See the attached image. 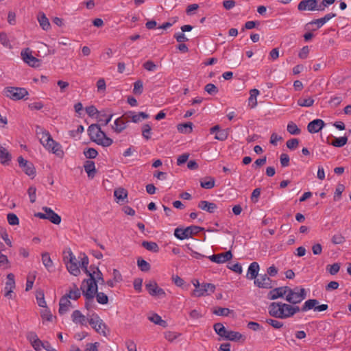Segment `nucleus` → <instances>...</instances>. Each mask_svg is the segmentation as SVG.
I'll return each mask as SVG.
<instances>
[{
	"mask_svg": "<svg viewBox=\"0 0 351 351\" xmlns=\"http://www.w3.org/2000/svg\"><path fill=\"white\" fill-rule=\"evenodd\" d=\"M269 314L275 318L290 317V304L282 302H272L269 306Z\"/></svg>",
	"mask_w": 351,
	"mask_h": 351,
	"instance_id": "f257e3e1",
	"label": "nucleus"
},
{
	"mask_svg": "<svg viewBox=\"0 0 351 351\" xmlns=\"http://www.w3.org/2000/svg\"><path fill=\"white\" fill-rule=\"evenodd\" d=\"M90 268L91 271L87 274L89 278L84 280L82 286L88 287L89 285H92L94 287V288H93L94 290L95 285L97 286V282H99L101 285H104L105 281L102 273L97 267L90 266Z\"/></svg>",
	"mask_w": 351,
	"mask_h": 351,
	"instance_id": "f03ea898",
	"label": "nucleus"
},
{
	"mask_svg": "<svg viewBox=\"0 0 351 351\" xmlns=\"http://www.w3.org/2000/svg\"><path fill=\"white\" fill-rule=\"evenodd\" d=\"M306 297V291L304 288L295 287L292 289L287 287L286 300L293 304L300 303Z\"/></svg>",
	"mask_w": 351,
	"mask_h": 351,
	"instance_id": "7ed1b4c3",
	"label": "nucleus"
},
{
	"mask_svg": "<svg viewBox=\"0 0 351 351\" xmlns=\"http://www.w3.org/2000/svg\"><path fill=\"white\" fill-rule=\"evenodd\" d=\"M204 230V228L197 226H191L186 228H177L174 230V235L180 240H184L192 237L199 232Z\"/></svg>",
	"mask_w": 351,
	"mask_h": 351,
	"instance_id": "20e7f679",
	"label": "nucleus"
},
{
	"mask_svg": "<svg viewBox=\"0 0 351 351\" xmlns=\"http://www.w3.org/2000/svg\"><path fill=\"white\" fill-rule=\"evenodd\" d=\"M88 322L92 328L98 333L101 334L104 337H107L108 335L110 332L109 329L97 314H93L88 319Z\"/></svg>",
	"mask_w": 351,
	"mask_h": 351,
	"instance_id": "39448f33",
	"label": "nucleus"
},
{
	"mask_svg": "<svg viewBox=\"0 0 351 351\" xmlns=\"http://www.w3.org/2000/svg\"><path fill=\"white\" fill-rule=\"evenodd\" d=\"M3 94L10 99L17 101L27 95L28 91L25 88L8 86L4 88Z\"/></svg>",
	"mask_w": 351,
	"mask_h": 351,
	"instance_id": "423d86ee",
	"label": "nucleus"
},
{
	"mask_svg": "<svg viewBox=\"0 0 351 351\" xmlns=\"http://www.w3.org/2000/svg\"><path fill=\"white\" fill-rule=\"evenodd\" d=\"M42 210L45 212L37 213L34 214V216L43 219H48L51 223L58 225L61 222V217L59 215L56 213L51 208L44 206Z\"/></svg>",
	"mask_w": 351,
	"mask_h": 351,
	"instance_id": "0eeeda50",
	"label": "nucleus"
},
{
	"mask_svg": "<svg viewBox=\"0 0 351 351\" xmlns=\"http://www.w3.org/2000/svg\"><path fill=\"white\" fill-rule=\"evenodd\" d=\"M95 289L93 290L92 285H89L88 287H85L81 286L80 289L82 291L83 295L86 298L85 307L88 310L93 307L94 306V298L97 291L98 290V287L95 285Z\"/></svg>",
	"mask_w": 351,
	"mask_h": 351,
	"instance_id": "6e6552de",
	"label": "nucleus"
},
{
	"mask_svg": "<svg viewBox=\"0 0 351 351\" xmlns=\"http://www.w3.org/2000/svg\"><path fill=\"white\" fill-rule=\"evenodd\" d=\"M66 259L68 260L66 262V268L68 271L71 274L77 276L80 273V270L77 265V259L71 250L69 252L68 256L64 258V260Z\"/></svg>",
	"mask_w": 351,
	"mask_h": 351,
	"instance_id": "1a4fd4ad",
	"label": "nucleus"
},
{
	"mask_svg": "<svg viewBox=\"0 0 351 351\" xmlns=\"http://www.w3.org/2000/svg\"><path fill=\"white\" fill-rule=\"evenodd\" d=\"M19 167L26 175L34 178L36 176V169L32 162L24 159L22 156L18 158Z\"/></svg>",
	"mask_w": 351,
	"mask_h": 351,
	"instance_id": "9d476101",
	"label": "nucleus"
},
{
	"mask_svg": "<svg viewBox=\"0 0 351 351\" xmlns=\"http://www.w3.org/2000/svg\"><path fill=\"white\" fill-rule=\"evenodd\" d=\"M199 289H195L192 295L195 297H202L206 295H210L215 291V286L211 283H202Z\"/></svg>",
	"mask_w": 351,
	"mask_h": 351,
	"instance_id": "9b49d317",
	"label": "nucleus"
},
{
	"mask_svg": "<svg viewBox=\"0 0 351 351\" xmlns=\"http://www.w3.org/2000/svg\"><path fill=\"white\" fill-rule=\"evenodd\" d=\"M145 288L152 296L164 298L166 295L164 289L159 287L155 281H149L146 283Z\"/></svg>",
	"mask_w": 351,
	"mask_h": 351,
	"instance_id": "f8f14e48",
	"label": "nucleus"
},
{
	"mask_svg": "<svg viewBox=\"0 0 351 351\" xmlns=\"http://www.w3.org/2000/svg\"><path fill=\"white\" fill-rule=\"evenodd\" d=\"M21 56L23 61L32 67H38L40 65V60L32 54V51L29 48L21 51Z\"/></svg>",
	"mask_w": 351,
	"mask_h": 351,
	"instance_id": "ddd939ff",
	"label": "nucleus"
},
{
	"mask_svg": "<svg viewBox=\"0 0 351 351\" xmlns=\"http://www.w3.org/2000/svg\"><path fill=\"white\" fill-rule=\"evenodd\" d=\"M254 285L259 288L271 289L273 287L272 280L267 274L260 275L254 280Z\"/></svg>",
	"mask_w": 351,
	"mask_h": 351,
	"instance_id": "4468645a",
	"label": "nucleus"
},
{
	"mask_svg": "<svg viewBox=\"0 0 351 351\" xmlns=\"http://www.w3.org/2000/svg\"><path fill=\"white\" fill-rule=\"evenodd\" d=\"M92 141L103 147H109L113 143L112 139L108 137L106 133L101 130H100L99 132L97 134V138H94Z\"/></svg>",
	"mask_w": 351,
	"mask_h": 351,
	"instance_id": "2eb2a0df",
	"label": "nucleus"
},
{
	"mask_svg": "<svg viewBox=\"0 0 351 351\" xmlns=\"http://www.w3.org/2000/svg\"><path fill=\"white\" fill-rule=\"evenodd\" d=\"M232 257V254L231 251H228L224 253H221L218 254H213L208 256V258L215 263H223L230 260Z\"/></svg>",
	"mask_w": 351,
	"mask_h": 351,
	"instance_id": "dca6fc26",
	"label": "nucleus"
},
{
	"mask_svg": "<svg viewBox=\"0 0 351 351\" xmlns=\"http://www.w3.org/2000/svg\"><path fill=\"white\" fill-rule=\"evenodd\" d=\"M317 0H302L298 5V10L302 11H315Z\"/></svg>",
	"mask_w": 351,
	"mask_h": 351,
	"instance_id": "f3484780",
	"label": "nucleus"
},
{
	"mask_svg": "<svg viewBox=\"0 0 351 351\" xmlns=\"http://www.w3.org/2000/svg\"><path fill=\"white\" fill-rule=\"evenodd\" d=\"M287 286H285L272 289L268 293V298L274 300L279 298H282L284 295H287Z\"/></svg>",
	"mask_w": 351,
	"mask_h": 351,
	"instance_id": "a211bd4d",
	"label": "nucleus"
},
{
	"mask_svg": "<svg viewBox=\"0 0 351 351\" xmlns=\"http://www.w3.org/2000/svg\"><path fill=\"white\" fill-rule=\"evenodd\" d=\"M325 125V123L322 119H315L311 121L307 125V130L310 133H317L320 131Z\"/></svg>",
	"mask_w": 351,
	"mask_h": 351,
	"instance_id": "6ab92c4d",
	"label": "nucleus"
},
{
	"mask_svg": "<svg viewBox=\"0 0 351 351\" xmlns=\"http://www.w3.org/2000/svg\"><path fill=\"white\" fill-rule=\"evenodd\" d=\"M44 147L58 156L63 154L60 145L56 143L52 138H51L50 141H49V143L45 144Z\"/></svg>",
	"mask_w": 351,
	"mask_h": 351,
	"instance_id": "aec40b11",
	"label": "nucleus"
},
{
	"mask_svg": "<svg viewBox=\"0 0 351 351\" xmlns=\"http://www.w3.org/2000/svg\"><path fill=\"white\" fill-rule=\"evenodd\" d=\"M259 269V265L257 262L252 263L248 267L246 278L250 280L256 279Z\"/></svg>",
	"mask_w": 351,
	"mask_h": 351,
	"instance_id": "412c9836",
	"label": "nucleus"
},
{
	"mask_svg": "<svg viewBox=\"0 0 351 351\" xmlns=\"http://www.w3.org/2000/svg\"><path fill=\"white\" fill-rule=\"evenodd\" d=\"M69 299V298L66 295L62 296L60 298V302H59L60 307H59V310H58L59 313L60 315H63L69 311V307L71 305V302H70V300Z\"/></svg>",
	"mask_w": 351,
	"mask_h": 351,
	"instance_id": "4be33fe9",
	"label": "nucleus"
},
{
	"mask_svg": "<svg viewBox=\"0 0 351 351\" xmlns=\"http://www.w3.org/2000/svg\"><path fill=\"white\" fill-rule=\"evenodd\" d=\"M198 207L200 209L206 210L210 213H213L217 208L216 204L206 200L200 201L198 204Z\"/></svg>",
	"mask_w": 351,
	"mask_h": 351,
	"instance_id": "5701e85b",
	"label": "nucleus"
},
{
	"mask_svg": "<svg viewBox=\"0 0 351 351\" xmlns=\"http://www.w3.org/2000/svg\"><path fill=\"white\" fill-rule=\"evenodd\" d=\"M127 123L123 117H119L114 121V125H112V129L117 133H121L127 128Z\"/></svg>",
	"mask_w": 351,
	"mask_h": 351,
	"instance_id": "b1692460",
	"label": "nucleus"
},
{
	"mask_svg": "<svg viewBox=\"0 0 351 351\" xmlns=\"http://www.w3.org/2000/svg\"><path fill=\"white\" fill-rule=\"evenodd\" d=\"M336 16L335 13H329L326 14L324 17L315 19L310 22L308 24H316L317 25V28L321 27L324 24L328 22L331 19Z\"/></svg>",
	"mask_w": 351,
	"mask_h": 351,
	"instance_id": "393cba45",
	"label": "nucleus"
},
{
	"mask_svg": "<svg viewBox=\"0 0 351 351\" xmlns=\"http://www.w3.org/2000/svg\"><path fill=\"white\" fill-rule=\"evenodd\" d=\"M11 158L9 152L5 147L0 146V162L3 165H8Z\"/></svg>",
	"mask_w": 351,
	"mask_h": 351,
	"instance_id": "a878e982",
	"label": "nucleus"
},
{
	"mask_svg": "<svg viewBox=\"0 0 351 351\" xmlns=\"http://www.w3.org/2000/svg\"><path fill=\"white\" fill-rule=\"evenodd\" d=\"M72 320L75 323H80L82 325H84L86 323V321H88V319H86V317L82 314V313L78 311L75 310L72 313Z\"/></svg>",
	"mask_w": 351,
	"mask_h": 351,
	"instance_id": "bb28decb",
	"label": "nucleus"
},
{
	"mask_svg": "<svg viewBox=\"0 0 351 351\" xmlns=\"http://www.w3.org/2000/svg\"><path fill=\"white\" fill-rule=\"evenodd\" d=\"M84 167L85 171L88 174V176L93 178L96 172L95 162L91 160H87L86 161Z\"/></svg>",
	"mask_w": 351,
	"mask_h": 351,
	"instance_id": "cd10ccee",
	"label": "nucleus"
},
{
	"mask_svg": "<svg viewBox=\"0 0 351 351\" xmlns=\"http://www.w3.org/2000/svg\"><path fill=\"white\" fill-rule=\"evenodd\" d=\"M114 195L117 202H124L128 197V191L123 188H118L114 190Z\"/></svg>",
	"mask_w": 351,
	"mask_h": 351,
	"instance_id": "c85d7f7f",
	"label": "nucleus"
},
{
	"mask_svg": "<svg viewBox=\"0 0 351 351\" xmlns=\"http://www.w3.org/2000/svg\"><path fill=\"white\" fill-rule=\"evenodd\" d=\"M141 245L147 250L152 252L157 253L160 250L159 246L156 242L143 241Z\"/></svg>",
	"mask_w": 351,
	"mask_h": 351,
	"instance_id": "c756f323",
	"label": "nucleus"
},
{
	"mask_svg": "<svg viewBox=\"0 0 351 351\" xmlns=\"http://www.w3.org/2000/svg\"><path fill=\"white\" fill-rule=\"evenodd\" d=\"M38 21L40 27L44 30H48L50 28V23L44 13L40 12L38 16Z\"/></svg>",
	"mask_w": 351,
	"mask_h": 351,
	"instance_id": "7c9ffc66",
	"label": "nucleus"
},
{
	"mask_svg": "<svg viewBox=\"0 0 351 351\" xmlns=\"http://www.w3.org/2000/svg\"><path fill=\"white\" fill-rule=\"evenodd\" d=\"M178 130L182 134H189L193 130V123L191 122L180 123L177 125Z\"/></svg>",
	"mask_w": 351,
	"mask_h": 351,
	"instance_id": "2f4dec72",
	"label": "nucleus"
},
{
	"mask_svg": "<svg viewBox=\"0 0 351 351\" xmlns=\"http://www.w3.org/2000/svg\"><path fill=\"white\" fill-rule=\"evenodd\" d=\"M101 128L99 125L94 123L91 124L88 128V134L90 139L93 141L94 138H97V134L99 132Z\"/></svg>",
	"mask_w": 351,
	"mask_h": 351,
	"instance_id": "473e14b6",
	"label": "nucleus"
},
{
	"mask_svg": "<svg viewBox=\"0 0 351 351\" xmlns=\"http://www.w3.org/2000/svg\"><path fill=\"white\" fill-rule=\"evenodd\" d=\"M250 96L249 97V106L252 108H254L257 105L256 97L259 95V90L254 88L250 91Z\"/></svg>",
	"mask_w": 351,
	"mask_h": 351,
	"instance_id": "72a5a7b5",
	"label": "nucleus"
},
{
	"mask_svg": "<svg viewBox=\"0 0 351 351\" xmlns=\"http://www.w3.org/2000/svg\"><path fill=\"white\" fill-rule=\"evenodd\" d=\"M318 303L319 302L315 299H309L304 302V305L301 308V311L302 312H305L313 308H315Z\"/></svg>",
	"mask_w": 351,
	"mask_h": 351,
	"instance_id": "f704fd0d",
	"label": "nucleus"
},
{
	"mask_svg": "<svg viewBox=\"0 0 351 351\" xmlns=\"http://www.w3.org/2000/svg\"><path fill=\"white\" fill-rule=\"evenodd\" d=\"M148 319L152 322H154V324L162 326L164 328L167 327V326L166 321L163 320L161 318V317L156 313L153 314L152 316H149Z\"/></svg>",
	"mask_w": 351,
	"mask_h": 351,
	"instance_id": "c9c22d12",
	"label": "nucleus"
},
{
	"mask_svg": "<svg viewBox=\"0 0 351 351\" xmlns=\"http://www.w3.org/2000/svg\"><path fill=\"white\" fill-rule=\"evenodd\" d=\"M348 142V137L347 136H342L339 138H335L333 141L331 143H329L328 141V143L330 144L331 145L336 147H341L344 146Z\"/></svg>",
	"mask_w": 351,
	"mask_h": 351,
	"instance_id": "e433bc0d",
	"label": "nucleus"
},
{
	"mask_svg": "<svg viewBox=\"0 0 351 351\" xmlns=\"http://www.w3.org/2000/svg\"><path fill=\"white\" fill-rule=\"evenodd\" d=\"M42 262L45 267H46V269L49 271L50 268H51L53 265L49 254L47 252H44L42 254Z\"/></svg>",
	"mask_w": 351,
	"mask_h": 351,
	"instance_id": "4c0bfd02",
	"label": "nucleus"
},
{
	"mask_svg": "<svg viewBox=\"0 0 351 351\" xmlns=\"http://www.w3.org/2000/svg\"><path fill=\"white\" fill-rule=\"evenodd\" d=\"M287 130V132L292 135H298L301 132L300 129L293 121L288 123Z\"/></svg>",
	"mask_w": 351,
	"mask_h": 351,
	"instance_id": "58836bf2",
	"label": "nucleus"
},
{
	"mask_svg": "<svg viewBox=\"0 0 351 351\" xmlns=\"http://www.w3.org/2000/svg\"><path fill=\"white\" fill-rule=\"evenodd\" d=\"M73 289H71L69 292V293H66V295L69 298L72 300H77L80 295V290L77 288L76 285L73 284Z\"/></svg>",
	"mask_w": 351,
	"mask_h": 351,
	"instance_id": "ea45409f",
	"label": "nucleus"
},
{
	"mask_svg": "<svg viewBox=\"0 0 351 351\" xmlns=\"http://www.w3.org/2000/svg\"><path fill=\"white\" fill-rule=\"evenodd\" d=\"M297 104L298 106L302 107H310L313 105L314 99L312 97L300 98L298 100Z\"/></svg>",
	"mask_w": 351,
	"mask_h": 351,
	"instance_id": "a19ab883",
	"label": "nucleus"
},
{
	"mask_svg": "<svg viewBox=\"0 0 351 351\" xmlns=\"http://www.w3.org/2000/svg\"><path fill=\"white\" fill-rule=\"evenodd\" d=\"M206 179H208V181L203 180L200 182V186L206 189H213L215 186V180L213 177H208Z\"/></svg>",
	"mask_w": 351,
	"mask_h": 351,
	"instance_id": "79ce46f5",
	"label": "nucleus"
},
{
	"mask_svg": "<svg viewBox=\"0 0 351 351\" xmlns=\"http://www.w3.org/2000/svg\"><path fill=\"white\" fill-rule=\"evenodd\" d=\"M95 297H96L97 302L99 304H106L108 302V297L103 292H98L97 291Z\"/></svg>",
	"mask_w": 351,
	"mask_h": 351,
	"instance_id": "37998d69",
	"label": "nucleus"
},
{
	"mask_svg": "<svg viewBox=\"0 0 351 351\" xmlns=\"http://www.w3.org/2000/svg\"><path fill=\"white\" fill-rule=\"evenodd\" d=\"M113 114H110L107 116L104 112H99V115L98 116V121L102 123L104 125H106L111 121Z\"/></svg>",
	"mask_w": 351,
	"mask_h": 351,
	"instance_id": "c03bdc74",
	"label": "nucleus"
},
{
	"mask_svg": "<svg viewBox=\"0 0 351 351\" xmlns=\"http://www.w3.org/2000/svg\"><path fill=\"white\" fill-rule=\"evenodd\" d=\"M8 281L5 284V289L13 290L15 287L14 276L10 273L7 276Z\"/></svg>",
	"mask_w": 351,
	"mask_h": 351,
	"instance_id": "a18cd8bd",
	"label": "nucleus"
},
{
	"mask_svg": "<svg viewBox=\"0 0 351 351\" xmlns=\"http://www.w3.org/2000/svg\"><path fill=\"white\" fill-rule=\"evenodd\" d=\"M241 337H242V335L240 332L230 330L228 332V335L227 336H226V339L230 340V341H237L240 340V339H241Z\"/></svg>",
	"mask_w": 351,
	"mask_h": 351,
	"instance_id": "49530a36",
	"label": "nucleus"
},
{
	"mask_svg": "<svg viewBox=\"0 0 351 351\" xmlns=\"http://www.w3.org/2000/svg\"><path fill=\"white\" fill-rule=\"evenodd\" d=\"M137 265L142 271H148L150 269V265L143 258L137 260Z\"/></svg>",
	"mask_w": 351,
	"mask_h": 351,
	"instance_id": "de8ad7c7",
	"label": "nucleus"
},
{
	"mask_svg": "<svg viewBox=\"0 0 351 351\" xmlns=\"http://www.w3.org/2000/svg\"><path fill=\"white\" fill-rule=\"evenodd\" d=\"M152 128L149 124H144L142 128V135L146 140L151 138Z\"/></svg>",
	"mask_w": 351,
	"mask_h": 351,
	"instance_id": "09e8293b",
	"label": "nucleus"
},
{
	"mask_svg": "<svg viewBox=\"0 0 351 351\" xmlns=\"http://www.w3.org/2000/svg\"><path fill=\"white\" fill-rule=\"evenodd\" d=\"M143 90V83L141 80H137L134 84L133 93L135 95H141Z\"/></svg>",
	"mask_w": 351,
	"mask_h": 351,
	"instance_id": "8fccbe9b",
	"label": "nucleus"
},
{
	"mask_svg": "<svg viewBox=\"0 0 351 351\" xmlns=\"http://www.w3.org/2000/svg\"><path fill=\"white\" fill-rule=\"evenodd\" d=\"M231 311L228 308L219 307L215 308L213 313L218 316H228Z\"/></svg>",
	"mask_w": 351,
	"mask_h": 351,
	"instance_id": "3c124183",
	"label": "nucleus"
},
{
	"mask_svg": "<svg viewBox=\"0 0 351 351\" xmlns=\"http://www.w3.org/2000/svg\"><path fill=\"white\" fill-rule=\"evenodd\" d=\"M344 190H345V186L343 184H337L336 189H335V195H334V200L335 201H337V200L340 199V198L341 197V194Z\"/></svg>",
	"mask_w": 351,
	"mask_h": 351,
	"instance_id": "603ef678",
	"label": "nucleus"
},
{
	"mask_svg": "<svg viewBox=\"0 0 351 351\" xmlns=\"http://www.w3.org/2000/svg\"><path fill=\"white\" fill-rule=\"evenodd\" d=\"M204 90L210 95L217 94L219 91L218 88L213 84L209 83L204 87Z\"/></svg>",
	"mask_w": 351,
	"mask_h": 351,
	"instance_id": "864d4df0",
	"label": "nucleus"
},
{
	"mask_svg": "<svg viewBox=\"0 0 351 351\" xmlns=\"http://www.w3.org/2000/svg\"><path fill=\"white\" fill-rule=\"evenodd\" d=\"M228 136V132L227 130H219L215 136V138L219 141H225L227 139Z\"/></svg>",
	"mask_w": 351,
	"mask_h": 351,
	"instance_id": "5fc2aeb1",
	"label": "nucleus"
},
{
	"mask_svg": "<svg viewBox=\"0 0 351 351\" xmlns=\"http://www.w3.org/2000/svg\"><path fill=\"white\" fill-rule=\"evenodd\" d=\"M51 136L50 134L47 131H43L40 136V142L41 144H43V146L45 145V144L49 143V141H51Z\"/></svg>",
	"mask_w": 351,
	"mask_h": 351,
	"instance_id": "6e6d98bb",
	"label": "nucleus"
},
{
	"mask_svg": "<svg viewBox=\"0 0 351 351\" xmlns=\"http://www.w3.org/2000/svg\"><path fill=\"white\" fill-rule=\"evenodd\" d=\"M89 261L88 258L86 255L83 254V256L81 258L80 265L84 272L88 274L90 271L88 269Z\"/></svg>",
	"mask_w": 351,
	"mask_h": 351,
	"instance_id": "4d7b16f0",
	"label": "nucleus"
},
{
	"mask_svg": "<svg viewBox=\"0 0 351 351\" xmlns=\"http://www.w3.org/2000/svg\"><path fill=\"white\" fill-rule=\"evenodd\" d=\"M84 154L86 158H95L98 154L97 151L94 148H88L84 152Z\"/></svg>",
	"mask_w": 351,
	"mask_h": 351,
	"instance_id": "13d9d810",
	"label": "nucleus"
},
{
	"mask_svg": "<svg viewBox=\"0 0 351 351\" xmlns=\"http://www.w3.org/2000/svg\"><path fill=\"white\" fill-rule=\"evenodd\" d=\"M326 269L331 275H335L340 269V265L337 263L332 265H328Z\"/></svg>",
	"mask_w": 351,
	"mask_h": 351,
	"instance_id": "bf43d9fd",
	"label": "nucleus"
},
{
	"mask_svg": "<svg viewBox=\"0 0 351 351\" xmlns=\"http://www.w3.org/2000/svg\"><path fill=\"white\" fill-rule=\"evenodd\" d=\"M7 219L10 225L14 226L19 223V219L14 213H9L7 215Z\"/></svg>",
	"mask_w": 351,
	"mask_h": 351,
	"instance_id": "052dcab7",
	"label": "nucleus"
},
{
	"mask_svg": "<svg viewBox=\"0 0 351 351\" xmlns=\"http://www.w3.org/2000/svg\"><path fill=\"white\" fill-rule=\"evenodd\" d=\"M265 322L276 329H280L283 326V323L276 319H267Z\"/></svg>",
	"mask_w": 351,
	"mask_h": 351,
	"instance_id": "680f3d73",
	"label": "nucleus"
},
{
	"mask_svg": "<svg viewBox=\"0 0 351 351\" xmlns=\"http://www.w3.org/2000/svg\"><path fill=\"white\" fill-rule=\"evenodd\" d=\"M214 330L219 335H224L225 329H226L221 323H216L213 326Z\"/></svg>",
	"mask_w": 351,
	"mask_h": 351,
	"instance_id": "e2e57ef3",
	"label": "nucleus"
},
{
	"mask_svg": "<svg viewBox=\"0 0 351 351\" xmlns=\"http://www.w3.org/2000/svg\"><path fill=\"white\" fill-rule=\"evenodd\" d=\"M0 43L6 47L11 48V45L10 43L9 39L8 38V36L4 32L0 33Z\"/></svg>",
	"mask_w": 351,
	"mask_h": 351,
	"instance_id": "0e129e2a",
	"label": "nucleus"
},
{
	"mask_svg": "<svg viewBox=\"0 0 351 351\" xmlns=\"http://www.w3.org/2000/svg\"><path fill=\"white\" fill-rule=\"evenodd\" d=\"M287 147L290 149H295L299 145V140L298 138H291L287 141Z\"/></svg>",
	"mask_w": 351,
	"mask_h": 351,
	"instance_id": "69168bd1",
	"label": "nucleus"
},
{
	"mask_svg": "<svg viewBox=\"0 0 351 351\" xmlns=\"http://www.w3.org/2000/svg\"><path fill=\"white\" fill-rule=\"evenodd\" d=\"M143 68L149 71H154L156 69V64L152 60H147L143 64Z\"/></svg>",
	"mask_w": 351,
	"mask_h": 351,
	"instance_id": "338daca9",
	"label": "nucleus"
},
{
	"mask_svg": "<svg viewBox=\"0 0 351 351\" xmlns=\"http://www.w3.org/2000/svg\"><path fill=\"white\" fill-rule=\"evenodd\" d=\"M346 241L345 237L341 234H337L332 237V242L334 244H341Z\"/></svg>",
	"mask_w": 351,
	"mask_h": 351,
	"instance_id": "774afa93",
	"label": "nucleus"
}]
</instances>
